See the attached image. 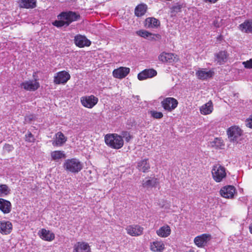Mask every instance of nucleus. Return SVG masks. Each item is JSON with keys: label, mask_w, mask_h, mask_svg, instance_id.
I'll list each match as a JSON object with an SVG mask.
<instances>
[{"label": "nucleus", "mask_w": 252, "mask_h": 252, "mask_svg": "<svg viewBox=\"0 0 252 252\" xmlns=\"http://www.w3.org/2000/svg\"><path fill=\"white\" fill-rule=\"evenodd\" d=\"M105 142L109 147L116 149L122 148L124 145L122 137L117 134L106 135Z\"/></svg>", "instance_id": "1"}, {"label": "nucleus", "mask_w": 252, "mask_h": 252, "mask_svg": "<svg viewBox=\"0 0 252 252\" xmlns=\"http://www.w3.org/2000/svg\"><path fill=\"white\" fill-rule=\"evenodd\" d=\"M63 167L67 172L78 173L83 168V164L79 159L73 158L65 160Z\"/></svg>", "instance_id": "2"}, {"label": "nucleus", "mask_w": 252, "mask_h": 252, "mask_svg": "<svg viewBox=\"0 0 252 252\" xmlns=\"http://www.w3.org/2000/svg\"><path fill=\"white\" fill-rule=\"evenodd\" d=\"M213 179L218 183L221 182L226 176L225 168L219 164L213 166L212 170Z\"/></svg>", "instance_id": "3"}, {"label": "nucleus", "mask_w": 252, "mask_h": 252, "mask_svg": "<svg viewBox=\"0 0 252 252\" xmlns=\"http://www.w3.org/2000/svg\"><path fill=\"white\" fill-rule=\"evenodd\" d=\"M227 132L230 141L238 143L241 140L243 131L238 126H231L228 129Z\"/></svg>", "instance_id": "4"}, {"label": "nucleus", "mask_w": 252, "mask_h": 252, "mask_svg": "<svg viewBox=\"0 0 252 252\" xmlns=\"http://www.w3.org/2000/svg\"><path fill=\"white\" fill-rule=\"evenodd\" d=\"M80 101L84 107L92 108L97 103L98 99L94 95H86L81 97Z\"/></svg>", "instance_id": "5"}, {"label": "nucleus", "mask_w": 252, "mask_h": 252, "mask_svg": "<svg viewBox=\"0 0 252 252\" xmlns=\"http://www.w3.org/2000/svg\"><path fill=\"white\" fill-rule=\"evenodd\" d=\"M161 104L165 110L171 112L177 107L178 102L173 97H166L163 99Z\"/></svg>", "instance_id": "6"}, {"label": "nucleus", "mask_w": 252, "mask_h": 252, "mask_svg": "<svg viewBox=\"0 0 252 252\" xmlns=\"http://www.w3.org/2000/svg\"><path fill=\"white\" fill-rule=\"evenodd\" d=\"M70 78L68 72L63 70L56 73L54 77V82L56 84H64Z\"/></svg>", "instance_id": "7"}, {"label": "nucleus", "mask_w": 252, "mask_h": 252, "mask_svg": "<svg viewBox=\"0 0 252 252\" xmlns=\"http://www.w3.org/2000/svg\"><path fill=\"white\" fill-rule=\"evenodd\" d=\"M80 16L76 13L72 11L63 12L58 16V19H64L68 23V25L72 22L77 21Z\"/></svg>", "instance_id": "8"}, {"label": "nucleus", "mask_w": 252, "mask_h": 252, "mask_svg": "<svg viewBox=\"0 0 252 252\" xmlns=\"http://www.w3.org/2000/svg\"><path fill=\"white\" fill-rule=\"evenodd\" d=\"M158 60L164 63H173L177 62L178 58L173 53L163 52L159 55Z\"/></svg>", "instance_id": "9"}, {"label": "nucleus", "mask_w": 252, "mask_h": 252, "mask_svg": "<svg viewBox=\"0 0 252 252\" xmlns=\"http://www.w3.org/2000/svg\"><path fill=\"white\" fill-rule=\"evenodd\" d=\"M211 239V235L208 234H203L196 236L194 239L195 244L199 248L204 247Z\"/></svg>", "instance_id": "10"}, {"label": "nucleus", "mask_w": 252, "mask_h": 252, "mask_svg": "<svg viewBox=\"0 0 252 252\" xmlns=\"http://www.w3.org/2000/svg\"><path fill=\"white\" fill-rule=\"evenodd\" d=\"M74 43L75 45L80 48L85 46H89L91 42L86 36L80 34L77 35L74 37Z\"/></svg>", "instance_id": "11"}, {"label": "nucleus", "mask_w": 252, "mask_h": 252, "mask_svg": "<svg viewBox=\"0 0 252 252\" xmlns=\"http://www.w3.org/2000/svg\"><path fill=\"white\" fill-rule=\"evenodd\" d=\"M157 74V72L156 70L150 68L146 69L138 74V79L139 80H143L148 78H152Z\"/></svg>", "instance_id": "12"}, {"label": "nucleus", "mask_w": 252, "mask_h": 252, "mask_svg": "<svg viewBox=\"0 0 252 252\" xmlns=\"http://www.w3.org/2000/svg\"><path fill=\"white\" fill-rule=\"evenodd\" d=\"M12 223L7 220L0 221V233L3 235H8L12 230Z\"/></svg>", "instance_id": "13"}, {"label": "nucleus", "mask_w": 252, "mask_h": 252, "mask_svg": "<svg viewBox=\"0 0 252 252\" xmlns=\"http://www.w3.org/2000/svg\"><path fill=\"white\" fill-rule=\"evenodd\" d=\"M235 193V189L232 186H227L220 190L221 195L226 198H232Z\"/></svg>", "instance_id": "14"}, {"label": "nucleus", "mask_w": 252, "mask_h": 252, "mask_svg": "<svg viewBox=\"0 0 252 252\" xmlns=\"http://www.w3.org/2000/svg\"><path fill=\"white\" fill-rule=\"evenodd\" d=\"M21 86L26 90L34 91L39 88V84L36 80H29L22 83Z\"/></svg>", "instance_id": "15"}, {"label": "nucleus", "mask_w": 252, "mask_h": 252, "mask_svg": "<svg viewBox=\"0 0 252 252\" xmlns=\"http://www.w3.org/2000/svg\"><path fill=\"white\" fill-rule=\"evenodd\" d=\"M214 72L212 70H208L205 68H199L196 72V75L198 79L200 80H206L212 77Z\"/></svg>", "instance_id": "16"}, {"label": "nucleus", "mask_w": 252, "mask_h": 252, "mask_svg": "<svg viewBox=\"0 0 252 252\" xmlns=\"http://www.w3.org/2000/svg\"><path fill=\"white\" fill-rule=\"evenodd\" d=\"M126 230L129 235L132 236H137L142 234L143 228L138 225H132L127 226Z\"/></svg>", "instance_id": "17"}, {"label": "nucleus", "mask_w": 252, "mask_h": 252, "mask_svg": "<svg viewBox=\"0 0 252 252\" xmlns=\"http://www.w3.org/2000/svg\"><path fill=\"white\" fill-rule=\"evenodd\" d=\"M130 71V69L126 67H120L115 69L113 71V75L117 78H123L125 77Z\"/></svg>", "instance_id": "18"}, {"label": "nucleus", "mask_w": 252, "mask_h": 252, "mask_svg": "<svg viewBox=\"0 0 252 252\" xmlns=\"http://www.w3.org/2000/svg\"><path fill=\"white\" fill-rule=\"evenodd\" d=\"M39 237L47 241H52L55 239V234L51 231L45 229H41L38 233Z\"/></svg>", "instance_id": "19"}, {"label": "nucleus", "mask_w": 252, "mask_h": 252, "mask_svg": "<svg viewBox=\"0 0 252 252\" xmlns=\"http://www.w3.org/2000/svg\"><path fill=\"white\" fill-rule=\"evenodd\" d=\"M238 28L242 32L252 33V19L245 20L239 25Z\"/></svg>", "instance_id": "20"}, {"label": "nucleus", "mask_w": 252, "mask_h": 252, "mask_svg": "<svg viewBox=\"0 0 252 252\" xmlns=\"http://www.w3.org/2000/svg\"><path fill=\"white\" fill-rule=\"evenodd\" d=\"M67 140V138L64 134L61 132H58L55 135V138L52 142V145L54 146H61Z\"/></svg>", "instance_id": "21"}, {"label": "nucleus", "mask_w": 252, "mask_h": 252, "mask_svg": "<svg viewBox=\"0 0 252 252\" xmlns=\"http://www.w3.org/2000/svg\"><path fill=\"white\" fill-rule=\"evenodd\" d=\"M73 252H91V249L88 243L78 242L74 246Z\"/></svg>", "instance_id": "22"}, {"label": "nucleus", "mask_w": 252, "mask_h": 252, "mask_svg": "<svg viewBox=\"0 0 252 252\" xmlns=\"http://www.w3.org/2000/svg\"><path fill=\"white\" fill-rule=\"evenodd\" d=\"M0 210L4 214H8L11 210V204L10 201L0 198Z\"/></svg>", "instance_id": "23"}, {"label": "nucleus", "mask_w": 252, "mask_h": 252, "mask_svg": "<svg viewBox=\"0 0 252 252\" xmlns=\"http://www.w3.org/2000/svg\"><path fill=\"white\" fill-rule=\"evenodd\" d=\"M158 184V181L157 178L155 177L153 178H146L142 182V186L145 188H150L156 187Z\"/></svg>", "instance_id": "24"}, {"label": "nucleus", "mask_w": 252, "mask_h": 252, "mask_svg": "<svg viewBox=\"0 0 252 252\" xmlns=\"http://www.w3.org/2000/svg\"><path fill=\"white\" fill-rule=\"evenodd\" d=\"M171 233V229L168 225H165L157 230V235L161 237H167Z\"/></svg>", "instance_id": "25"}, {"label": "nucleus", "mask_w": 252, "mask_h": 252, "mask_svg": "<svg viewBox=\"0 0 252 252\" xmlns=\"http://www.w3.org/2000/svg\"><path fill=\"white\" fill-rule=\"evenodd\" d=\"M213 110V103L209 101L206 104L203 105L200 108V113L204 115L211 114Z\"/></svg>", "instance_id": "26"}, {"label": "nucleus", "mask_w": 252, "mask_h": 252, "mask_svg": "<svg viewBox=\"0 0 252 252\" xmlns=\"http://www.w3.org/2000/svg\"><path fill=\"white\" fill-rule=\"evenodd\" d=\"M164 249V244L162 241H155L151 243L150 249L154 252H161Z\"/></svg>", "instance_id": "27"}, {"label": "nucleus", "mask_w": 252, "mask_h": 252, "mask_svg": "<svg viewBox=\"0 0 252 252\" xmlns=\"http://www.w3.org/2000/svg\"><path fill=\"white\" fill-rule=\"evenodd\" d=\"M36 0H19V6L21 8H33L36 6Z\"/></svg>", "instance_id": "28"}, {"label": "nucleus", "mask_w": 252, "mask_h": 252, "mask_svg": "<svg viewBox=\"0 0 252 252\" xmlns=\"http://www.w3.org/2000/svg\"><path fill=\"white\" fill-rule=\"evenodd\" d=\"M185 7V4L181 2H177L172 5L170 7V13L172 16L176 15L181 11L182 8Z\"/></svg>", "instance_id": "29"}, {"label": "nucleus", "mask_w": 252, "mask_h": 252, "mask_svg": "<svg viewBox=\"0 0 252 252\" xmlns=\"http://www.w3.org/2000/svg\"><path fill=\"white\" fill-rule=\"evenodd\" d=\"M227 56L226 52L220 51L215 55V61L217 62L219 64H222L226 61Z\"/></svg>", "instance_id": "30"}, {"label": "nucleus", "mask_w": 252, "mask_h": 252, "mask_svg": "<svg viewBox=\"0 0 252 252\" xmlns=\"http://www.w3.org/2000/svg\"><path fill=\"white\" fill-rule=\"evenodd\" d=\"M150 168V164L147 159H143L137 163V168L143 172H147Z\"/></svg>", "instance_id": "31"}, {"label": "nucleus", "mask_w": 252, "mask_h": 252, "mask_svg": "<svg viewBox=\"0 0 252 252\" xmlns=\"http://www.w3.org/2000/svg\"><path fill=\"white\" fill-rule=\"evenodd\" d=\"M146 26L149 28H157L159 25V21L153 17L148 18L146 19Z\"/></svg>", "instance_id": "32"}, {"label": "nucleus", "mask_w": 252, "mask_h": 252, "mask_svg": "<svg viewBox=\"0 0 252 252\" xmlns=\"http://www.w3.org/2000/svg\"><path fill=\"white\" fill-rule=\"evenodd\" d=\"M147 6L145 4L138 5L135 9V14L137 17H140L145 14Z\"/></svg>", "instance_id": "33"}, {"label": "nucleus", "mask_w": 252, "mask_h": 252, "mask_svg": "<svg viewBox=\"0 0 252 252\" xmlns=\"http://www.w3.org/2000/svg\"><path fill=\"white\" fill-rule=\"evenodd\" d=\"M51 156L52 159L54 160H57L65 157L64 152L61 151H53L51 153Z\"/></svg>", "instance_id": "34"}, {"label": "nucleus", "mask_w": 252, "mask_h": 252, "mask_svg": "<svg viewBox=\"0 0 252 252\" xmlns=\"http://www.w3.org/2000/svg\"><path fill=\"white\" fill-rule=\"evenodd\" d=\"M10 189L5 184L0 185V196H3L9 194L10 193Z\"/></svg>", "instance_id": "35"}, {"label": "nucleus", "mask_w": 252, "mask_h": 252, "mask_svg": "<svg viewBox=\"0 0 252 252\" xmlns=\"http://www.w3.org/2000/svg\"><path fill=\"white\" fill-rule=\"evenodd\" d=\"M53 25L58 28H60L63 26H68V23L64 20V19H58V20H56L53 23Z\"/></svg>", "instance_id": "36"}, {"label": "nucleus", "mask_w": 252, "mask_h": 252, "mask_svg": "<svg viewBox=\"0 0 252 252\" xmlns=\"http://www.w3.org/2000/svg\"><path fill=\"white\" fill-rule=\"evenodd\" d=\"M149 114L151 115V116L157 119H159L163 117V114L161 112H158L155 110H151L149 111Z\"/></svg>", "instance_id": "37"}, {"label": "nucleus", "mask_w": 252, "mask_h": 252, "mask_svg": "<svg viewBox=\"0 0 252 252\" xmlns=\"http://www.w3.org/2000/svg\"><path fill=\"white\" fill-rule=\"evenodd\" d=\"M137 34L144 38L151 37V36H153V34L145 30L138 31L137 32Z\"/></svg>", "instance_id": "38"}, {"label": "nucleus", "mask_w": 252, "mask_h": 252, "mask_svg": "<svg viewBox=\"0 0 252 252\" xmlns=\"http://www.w3.org/2000/svg\"><path fill=\"white\" fill-rule=\"evenodd\" d=\"M211 145L212 147H215L217 148H220L223 145L222 141L219 138H215L214 141L211 143Z\"/></svg>", "instance_id": "39"}, {"label": "nucleus", "mask_w": 252, "mask_h": 252, "mask_svg": "<svg viewBox=\"0 0 252 252\" xmlns=\"http://www.w3.org/2000/svg\"><path fill=\"white\" fill-rule=\"evenodd\" d=\"M25 140L26 141L29 142H33L35 140L34 136L32 134L31 132H28L25 135Z\"/></svg>", "instance_id": "40"}, {"label": "nucleus", "mask_w": 252, "mask_h": 252, "mask_svg": "<svg viewBox=\"0 0 252 252\" xmlns=\"http://www.w3.org/2000/svg\"><path fill=\"white\" fill-rule=\"evenodd\" d=\"M121 136L122 138H124L127 142H128L131 138V136L129 133L127 131H123L122 133Z\"/></svg>", "instance_id": "41"}, {"label": "nucleus", "mask_w": 252, "mask_h": 252, "mask_svg": "<svg viewBox=\"0 0 252 252\" xmlns=\"http://www.w3.org/2000/svg\"><path fill=\"white\" fill-rule=\"evenodd\" d=\"M242 64L246 68H252V59L246 62H243Z\"/></svg>", "instance_id": "42"}, {"label": "nucleus", "mask_w": 252, "mask_h": 252, "mask_svg": "<svg viewBox=\"0 0 252 252\" xmlns=\"http://www.w3.org/2000/svg\"><path fill=\"white\" fill-rule=\"evenodd\" d=\"M245 125L247 127L252 128V115L246 120Z\"/></svg>", "instance_id": "43"}, {"label": "nucleus", "mask_w": 252, "mask_h": 252, "mask_svg": "<svg viewBox=\"0 0 252 252\" xmlns=\"http://www.w3.org/2000/svg\"><path fill=\"white\" fill-rule=\"evenodd\" d=\"M3 148L5 151H7L8 152L11 151L13 149V147L11 145L8 144H5Z\"/></svg>", "instance_id": "44"}, {"label": "nucleus", "mask_w": 252, "mask_h": 252, "mask_svg": "<svg viewBox=\"0 0 252 252\" xmlns=\"http://www.w3.org/2000/svg\"><path fill=\"white\" fill-rule=\"evenodd\" d=\"M250 231L252 234V224L250 226Z\"/></svg>", "instance_id": "45"}, {"label": "nucleus", "mask_w": 252, "mask_h": 252, "mask_svg": "<svg viewBox=\"0 0 252 252\" xmlns=\"http://www.w3.org/2000/svg\"><path fill=\"white\" fill-rule=\"evenodd\" d=\"M29 117H30V118H29V119H30V120H32V118H33L32 116H30Z\"/></svg>", "instance_id": "46"}]
</instances>
